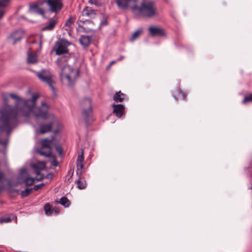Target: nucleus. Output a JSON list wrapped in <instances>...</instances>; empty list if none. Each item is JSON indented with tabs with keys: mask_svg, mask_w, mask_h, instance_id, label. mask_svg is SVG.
Listing matches in <instances>:
<instances>
[{
	"mask_svg": "<svg viewBox=\"0 0 252 252\" xmlns=\"http://www.w3.org/2000/svg\"><path fill=\"white\" fill-rule=\"evenodd\" d=\"M142 29H138L133 33L131 37V40L133 41L135 40L142 32Z\"/></svg>",
	"mask_w": 252,
	"mask_h": 252,
	"instance_id": "a878e982",
	"label": "nucleus"
},
{
	"mask_svg": "<svg viewBox=\"0 0 252 252\" xmlns=\"http://www.w3.org/2000/svg\"><path fill=\"white\" fill-rule=\"evenodd\" d=\"M70 45V43L65 39L59 40L56 42L53 49L56 55H60L68 52V47Z\"/></svg>",
	"mask_w": 252,
	"mask_h": 252,
	"instance_id": "0eeeda50",
	"label": "nucleus"
},
{
	"mask_svg": "<svg viewBox=\"0 0 252 252\" xmlns=\"http://www.w3.org/2000/svg\"><path fill=\"white\" fill-rule=\"evenodd\" d=\"M44 186V184L43 183H41L37 185H35L33 187V189L35 190H37L39 189H40L41 187H43Z\"/></svg>",
	"mask_w": 252,
	"mask_h": 252,
	"instance_id": "f704fd0d",
	"label": "nucleus"
},
{
	"mask_svg": "<svg viewBox=\"0 0 252 252\" xmlns=\"http://www.w3.org/2000/svg\"><path fill=\"white\" fill-rule=\"evenodd\" d=\"M44 178L43 176V175H41L40 177H39V178H37V180L38 181H40L41 180H42L43 178Z\"/></svg>",
	"mask_w": 252,
	"mask_h": 252,
	"instance_id": "79ce46f5",
	"label": "nucleus"
},
{
	"mask_svg": "<svg viewBox=\"0 0 252 252\" xmlns=\"http://www.w3.org/2000/svg\"><path fill=\"white\" fill-rule=\"evenodd\" d=\"M55 212L56 214H58L59 213L58 209H54L52 210V212Z\"/></svg>",
	"mask_w": 252,
	"mask_h": 252,
	"instance_id": "a19ab883",
	"label": "nucleus"
},
{
	"mask_svg": "<svg viewBox=\"0 0 252 252\" xmlns=\"http://www.w3.org/2000/svg\"><path fill=\"white\" fill-rule=\"evenodd\" d=\"M77 187L79 189H84L86 187V183L84 179L79 177L76 182Z\"/></svg>",
	"mask_w": 252,
	"mask_h": 252,
	"instance_id": "4be33fe9",
	"label": "nucleus"
},
{
	"mask_svg": "<svg viewBox=\"0 0 252 252\" xmlns=\"http://www.w3.org/2000/svg\"><path fill=\"white\" fill-rule=\"evenodd\" d=\"M73 23V20L71 18H69L66 22L64 28L66 31H70L71 29V25Z\"/></svg>",
	"mask_w": 252,
	"mask_h": 252,
	"instance_id": "393cba45",
	"label": "nucleus"
},
{
	"mask_svg": "<svg viewBox=\"0 0 252 252\" xmlns=\"http://www.w3.org/2000/svg\"><path fill=\"white\" fill-rule=\"evenodd\" d=\"M44 209L47 215H50L52 214L51 207L49 204H46L44 205Z\"/></svg>",
	"mask_w": 252,
	"mask_h": 252,
	"instance_id": "cd10ccee",
	"label": "nucleus"
},
{
	"mask_svg": "<svg viewBox=\"0 0 252 252\" xmlns=\"http://www.w3.org/2000/svg\"><path fill=\"white\" fill-rule=\"evenodd\" d=\"M107 25V18L105 15H102V19L100 23V27H103Z\"/></svg>",
	"mask_w": 252,
	"mask_h": 252,
	"instance_id": "c756f323",
	"label": "nucleus"
},
{
	"mask_svg": "<svg viewBox=\"0 0 252 252\" xmlns=\"http://www.w3.org/2000/svg\"><path fill=\"white\" fill-rule=\"evenodd\" d=\"M68 57H62L58 59L56 63L61 68L60 79L64 85L70 87L73 86L79 76L78 69H75L66 64Z\"/></svg>",
	"mask_w": 252,
	"mask_h": 252,
	"instance_id": "f03ea898",
	"label": "nucleus"
},
{
	"mask_svg": "<svg viewBox=\"0 0 252 252\" xmlns=\"http://www.w3.org/2000/svg\"><path fill=\"white\" fill-rule=\"evenodd\" d=\"M39 80L42 83L47 84L55 92L53 84L55 83V75L47 69H42L40 71H34Z\"/></svg>",
	"mask_w": 252,
	"mask_h": 252,
	"instance_id": "20e7f679",
	"label": "nucleus"
},
{
	"mask_svg": "<svg viewBox=\"0 0 252 252\" xmlns=\"http://www.w3.org/2000/svg\"><path fill=\"white\" fill-rule=\"evenodd\" d=\"M113 112L115 113L117 117L118 118L121 117L124 110L125 107L122 104H113Z\"/></svg>",
	"mask_w": 252,
	"mask_h": 252,
	"instance_id": "2eb2a0df",
	"label": "nucleus"
},
{
	"mask_svg": "<svg viewBox=\"0 0 252 252\" xmlns=\"http://www.w3.org/2000/svg\"><path fill=\"white\" fill-rule=\"evenodd\" d=\"M77 23L78 27L81 28L85 32L89 33L91 32L95 31V30H94L92 27H89L87 26L88 25H91L94 24V23L90 20H86L85 21H83L79 20Z\"/></svg>",
	"mask_w": 252,
	"mask_h": 252,
	"instance_id": "9d476101",
	"label": "nucleus"
},
{
	"mask_svg": "<svg viewBox=\"0 0 252 252\" xmlns=\"http://www.w3.org/2000/svg\"><path fill=\"white\" fill-rule=\"evenodd\" d=\"M90 4H94L97 6H99L102 5V3L100 2V1H89Z\"/></svg>",
	"mask_w": 252,
	"mask_h": 252,
	"instance_id": "72a5a7b5",
	"label": "nucleus"
},
{
	"mask_svg": "<svg viewBox=\"0 0 252 252\" xmlns=\"http://www.w3.org/2000/svg\"><path fill=\"white\" fill-rule=\"evenodd\" d=\"M56 21L55 20H52L49 24L44 27L43 28V30H52L53 29V28L55 27V26L56 24Z\"/></svg>",
	"mask_w": 252,
	"mask_h": 252,
	"instance_id": "5701e85b",
	"label": "nucleus"
},
{
	"mask_svg": "<svg viewBox=\"0 0 252 252\" xmlns=\"http://www.w3.org/2000/svg\"><path fill=\"white\" fill-rule=\"evenodd\" d=\"M27 62L29 63L34 64L37 62V56L35 53H28Z\"/></svg>",
	"mask_w": 252,
	"mask_h": 252,
	"instance_id": "a211bd4d",
	"label": "nucleus"
},
{
	"mask_svg": "<svg viewBox=\"0 0 252 252\" xmlns=\"http://www.w3.org/2000/svg\"><path fill=\"white\" fill-rule=\"evenodd\" d=\"M116 62L117 61H113L111 62L110 63V64H109V66H108V67H110L112 64L115 63H116Z\"/></svg>",
	"mask_w": 252,
	"mask_h": 252,
	"instance_id": "58836bf2",
	"label": "nucleus"
},
{
	"mask_svg": "<svg viewBox=\"0 0 252 252\" xmlns=\"http://www.w3.org/2000/svg\"><path fill=\"white\" fill-rule=\"evenodd\" d=\"M53 139L51 140L48 138L43 139L41 142V147L37 150L39 154L46 157H50L52 156L51 143Z\"/></svg>",
	"mask_w": 252,
	"mask_h": 252,
	"instance_id": "423d86ee",
	"label": "nucleus"
},
{
	"mask_svg": "<svg viewBox=\"0 0 252 252\" xmlns=\"http://www.w3.org/2000/svg\"><path fill=\"white\" fill-rule=\"evenodd\" d=\"M32 167L37 170L36 174L37 175H39L38 171L39 170H42L45 168V163L43 161L37 162L36 164L32 165Z\"/></svg>",
	"mask_w": 252,
	"mask_h": 252,
	"instance_id": "aec40b11",
	"label": "nucleus"
},
{
	"mask_svg": "<svg viewBox=\"0 0 252 252\" xmlns=\"http://www.w3.org/2000/svg\"><path fill=\"white\" fill-rule=\"evenodd\" d=\"M24 34V32L22 30H19L12 33L9 37V39L14 44L22 39Z\"/></svg>",
	"mask_w": 252,
	"mask_h": 252,
	"instance_id": "f8f14e48",
	"label": "nucleus"
},
{
	"mask_svg": "<svg viewBox=\"0 0 252 252\" xmlns=\"http://www.w3.org/2000/svg\"><path fill=\"white\" fill-rule=\"evenodd\" d=\"M123 59H124V56H122L117 60V61H120L122 60Z\"/></svg>",
	"mask_w": 252,
	"mask_h": 252,
	"instance_id": "ea45409f",
	"label": "nucleus"
},
{
	"mask_svg": "<svg viewBox=\"0 0 252 252\" xmlns=\"http://www.w3.org/2000/svg\"><path fill=\"white\" fill-rule=\"evenodd\" d=\"M45 2L51 12L57 13L62 8L61 1H44Z\"/></svg>",
	"mask_w": 252,
	"mask_h": 252,
	"instance_id": "1a4fd4ad",
	"label": "nucleus"
},
{
	"mask_svg": "<svg viewBox=\"0 0 252 252\" xmlns=\"http://www.w3.org/2000/svg\"><path fill=\"white\" fill-rule=\"evenodd\" d=\"M9 1H0V19L2 18L4 14V8L8 5Z\"/></svg>",
	"mask_w": 252,
	"mask_h": 252,
	"instance_id": "412c9836",
	"label": "nucleus"
},
{
	"mask_svg": "<svg viewBox=\"0 0 252 252\" xmlns=\"http://www.w3.org/2000/svg\"><path fill=\"white\" fill-rule=\"evenodd\" d=\"M58 162L55 159H54L52 162V164L54 166H57L58 165Z\"/></svg>",
	"mask_w": 252,
	"mask_h": 252,
	"instance_id": "e433bc0d",
	"label": "nucleus"
},
{
	"mask_svg": "<svg viewBox=\"0 0 252 252\" xmlns=\"http://www.w3.org/2000/svg\"><path fill=\"white\" fill-rule=\"evenodd\" d=\"M4 189V186L3 185L0 186V191H1Z\"/></svg>",
	"mask_w": 252,
	"mask_h": 252,
	"instance_id": "37998d69",
	"label": "nucleus"
},
{
	"mask_svg": "<svg viewBox=\"0 0 252 252\" xmlns=\"http://www.w3.org/2000/svg\"><path fill=\"white\" fill-rule=\"evenodd\" d=\"M138 1H116L117 6L122 10L130 9L132 10V7L135 6L136 2Z\"/></svg>",
	"mask_w": 252,
	"mask_h": 252,
	"instance_id": "9b49d317",
	"label": "nucleus"
},
{
	"mask_svg": "<svg viewBox=\"0 0 252 252\" xmlns=\"http://www.w3.org/2000/svg\"><path fill=\"white\" fill-rule=\"evenodd\" d=\"M12 216H13V218H15V219L16 220V219H17V217L16 216H15L14 215H12Z\"/></svg>",
	"mask_w": 252,
	"mask_h": 252,
	"instance_id": "c03bdc74",
	"label": "nucleus"
},
{
	"mask_svg": "<svg viewBox=\"0 0 252 252\" xmlns=\"http://www.w3.org/2000/svg\"><path fill=\"white\" fill-rule=\"evenodd\" d=\"M32 189H26L24 190L21 191V195L22 197L27 196L32 190Z\"/></svg>",
	"mask_w": 252,
	"mask_h": 252,
	"instance_id": "c85d7f7f",
	"label": "nucleus"
},
{
	"mask_svg": "<svg viewBox=\"0 0 252 252\" xmlns=\"http://www.w3.org/2000/svg\"><path fill=\"white\" fill-rule=\"evenodd\" d=\"M4 178V174L3 173L0 172V182H2V180Z\"/></svg>",
	"mask_w": 252,
	"mask_h": 252,
	"instance_id": "4c0bfd02",
	"label": "nucleus"
},
{
	"mask_svg": "<svg viewBox=\"0 0 252 252\" xmlns=\"http://www.w3.org/2000/svg\"><path fill=\"white\" fill-rule=\"evenodd\" d=\"M10 97L15 100V106L6 105L0 109V131H5L9 134L14 128L17 124V118L18 116L30 117L33 114L36 120L39 118L42 119H49L51 122L48 124H43L40 126L39 132L45 133L51 131L52 125L56 122L54 115H48V105L45 102L41 103V106L35 107L36 101L39 97L37 93H33L32 99H23L17 94L11 93Z\"/></svg>",
	"mask_w": 252,
	"mask_h": 252,
	"instance_id": "f257e3e1",
	"label": "nucleus"
},
{
	"mask_svg": "<svg viewBox=\"0 0 252 252\" xmlns=\"http://www.w3.org/2000/svg\"><path fill=\"white\" fill-rule=\"evenodd\" d=\"M34 178L28 176L26 169H22L18 177L17 183L19 184L24 183L26 186H29L34 183Z\"/></svg>",
	"mask_w": 252,
	"mask_h": 252,
	"instance_id": "6e6552de",
	"label": "nucleus"
},
{
	"mask_svg": "<svg viewBox=\"0 0 252 252\" xmlns=\"http://www.w3.org/2000/svg\"><path fill=\"white\" fill-rule=\"evenodd\" d=\"M247 101H252V94H250L248 96H246L243 100V103H245Z\"/></svg>",
	"mask_w": 252,
	"mask_h": 252,
	"instance_id": "473e14b6",
	"label": "nucleus"
},
{
	"mask_svg": "<svg viewBox=\"0 0 252 252\" xmlns=\"http://www.w3.org/2000/svg\"><path fill=\"white\" fill-rule=\"evenodd\" d=\"M80 106L82 111V116L86 123H88L92 114V100L86 97L81 100Z\"/></svg>",
	"mask_w": 252,
	"mask_h": 252,
	"instance_id": "39448f33",
	"label": "nucleus"
},
{
	"mask_svg": "<svg viewBox=\"0 0 252 252\" xmlns=\"http://www.w3.org/2000/svg\"><path fill=\"white\" fill-rule=\"evenodd\" d=\"M41 4L35 3L30 4L29 12L31 13L36 14L38 15H43L44 12L41 7Z\"/></svg>",
	"mask_w": 252,
	"mask_h": 252,
	"instance_id": "ddd939ff",
	"label": "nucleus"
},
{
	"mask_svg": "<svg viewBox=\"0 0 252 252\" xmlns=\"http://www.w3.org/2000/svg\"><path fill=\"white\" fill-rule=\"evenodd\" d=\"M132 11L136 16L148 19L157 14V9L153 1H138L132 7Z\"/></svg>",
	"mask_w": 252,
	"mask_h": 252,
	"instance_id": "7ed1b4c3",
	"label": "nucleus"
},
{
	"mask_svg": "<svg viewBox=\"0 0 252 252\" xmlns=\"http://www.w3.org/2000/svg\"><path fill=\"white\" fill-rule=\"evenodd\" d=\"M113 99L116 102H122L123 100L126 99V96L120 91L114 94Z\"/></svg>",
	"mask_w": 252,
	"mask_h": 252,
	"instance_id": "6ab92c4d",
	"label": "nucleus"
},
{
	"mask_svg": "<svg viewBox=\"0 0 252 252\" xmlns=\"http://www.w3.org/2000/svg\"><path fill=\"white\" fill-rule=\"evenodd\" d=\"M148 31L150 34L153 36H163L165 34L164 31L162 29L154 26L149 27L148 28Z\"/></svg>",
	"mask_w": 252,
	"mask_h": 252,
	"instance_id": "4468645a",
	"label": "nucleus"
},
{
	"mask_svg": "<svg viewBox=\"0 0 252 252\" xmlns=\"http://www.w3.org/2000/svg\"><path fill=\"white\" fill-rule=\"evenodd\" d=\"M91 38L88 35H82L79 39L80 44L84 47L89 45Z\"/></svg>",
	"mask_w": 252,
	"mask_h": 252,
	"instance_id": "f3484780",
	"label": "nucleus"
},
{
	"mask_svg": "<svg viewBox=\"0 0 252 252\" xmlns=\"http://www.w3.org/2000/svg\"><path fill=\"white\" fill-rule=\"evenodd\" d=\"M84 158L83 156V152L82 151L81 154L78 156L76 163H83L84 161Z\"/></svg>",
	"mask_w": 252,
	"mask_h": 252,
	"instance_id": "2f4dec72",
	"label": "nucleus"
},
{
	"mask_svg": "<svg viewBox=\"0 0 252 252\" xmlns=\"http://www.w3.org/2000/svg\"><path fill=\"white\" fill-rule=\"evenodd\" d=\"M77 164V170H76V173L77 174L79 175V176L82 174V170L83 168V163H76Z\"/></svg>",
	"mask_w": 252,
	"mask_h": 252,
	"instance_id": "bb28decb",
	"label": "nucleus"
},
{
	"mask_svg": "<svg viewBox=\"0 0 252 252\" xmlns=\"http://www.w3.org/2000/svg\"><path fill=\"white\" fill-rule=\"evenodd\" d=\"M11 221V219L9 217H4L0 218V223H8Z\"/></svg>",
	"mask_w": 252,
	"mask_h": 252,
	"instance_id": "7c9ffc66",
	"label": "nucleus"
},
{
	"mask_svg": "<svg viewBox=\"0 0 252 252\" xmlns=\"http://www.w3.org/2000/svg\"><path fill=\"white\" fill-rule=\"evenodd\" d=\"M58 202L65 207H68L70 205L69 200L66 197H62Z\"/></svg>",
	"mask_w": 252,
	"mask_h": 252,
	"instance_id": "b1692460",
	"label": "nucleus"
},
{
	"mask_svg": "<svg viewBox=\"0 0 252 252\" xmlns=\"http://www.w3.org/2000/svg\"><path fill=\"white\" fill-rule=\"evenodd\" d=\"M83 16H86L90 18H94L96 15L95 11L92 9L91 7H86L82 12Z\"/></svg>",
	"mask_w": 252,
	"mask_h": 252,
	"instance_id": "dca6fc26",
	"label": "nucleus"
},
{
	"mask_svg": "<svg viewBox=\"0 0 252 252\" xmlns=\"http://www.w3.org/2000/svg\"><path fill=\"white\" fill-rule=\"evenodd\" d=\"M56 151L58 153L59 155H62L63 149H62V148L61 147V146H58L56 147Z\"/></svg>",
	"mask_w": 252,
	"mask_h": 252,
	"instance_id": "c9c22d12",
	"label": "nucleus"
}]
</instances>
